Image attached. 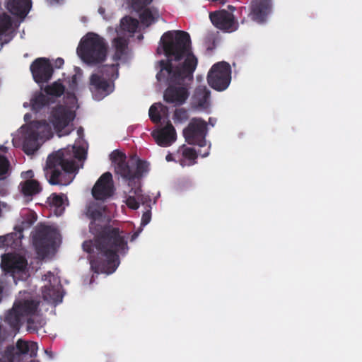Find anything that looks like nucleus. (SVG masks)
Masks as SVG:
<instances>
[{"label":"nucleus","instance_id":"1","mask_svg":"<svg viewBox=\"0 0 362 362\" xmlns=\"http://www.w3.org/2000/svg\"><path fill=\"white\" fill-rule=\"evenodd\" d=\"M160 44L168 59L159 62L160 70L156 78L168 84L163 93L164 101L180 106L189 97V88L198 60L191 50L190 36L185 31L165 32L160 38Z\"/></svg>","mask_w":362,"mask_h":362},{"label":"nucleus","instance_id":"2","mask_svg":"<svg viewBox=\"0 0 362 362\" xmlns=\"http://www.w3.org/2000/svg\"><path fill=\"white\" fill-rule=\"evenodd\" d=\"M103 209L92 202L86 208V214L91 220L90 232L95 235V244L100 252L90 257L92 272H115L120 264L119 255H125L129 251L127 236L119 228L96 223L103 216Z\"/></svg>","mask_w":362,"mask_h":362},{"label":"nucleus","instance_id":"3","mask_svg":"<svg viewBox=\"0 0 362 362\" xmlns=\"http://www.w3.org/2000/svg\"><path fill=\"white\" fill-rule=\"evenodd\" d=\"M86 154L83 147L68 146L49 155L44 169L48 182L52 185H69L73 180L71 174L76 170L75 159H85Z\"/></svg>","mask_w":362,"mask_h":362},{"label":"nucleus","instance_id":"4","mask_svg":"<svg viewBox=\"0 0 362 362\" xmlns=\"http://www.w3.org/2000/svg\"><path fill=\"white\" fill-rule=\"evenodd\" d=\"M77 52L84 62L89 64H99L106 59L107 45L99 35L88 33L81 40Z\"/></svg>","mask_w":362,"mask_h":362},{"label":"nucleus","instance_id":"5","mask_svg":"<svg viewBox=\"0 0 362 362\" xmlns=\"http://www.w3.org/2000/svg\"><path fill=\"white\" fill-rule=\"evenodd\" d=\"M118 66L103 65L90 76V90L95 100H100L113 91L114 81L119 75Z\"/></svg>","mask_w":362,"mask_h":362},{"label":"nucleus","instance_id":"6","mask_svg":"<svg viewBox=\"0 0 362 362\" xmlns=\"http://www.w3.org/2000/svg\"><path fill=\"white\" fill-rule=\"evenodd\" d=\"M57 231L51 226L41 225L36 228L33 235V243L37 254L42 258L47 257L54 248Z\"/></svg>","mask_w":362,"mask_h":362},{"label":"nucleus","instance_id":"7","mask_svg":"<svg viewBox=\"0 0 362 362\" xmlns=\"http://www.w3.org/2000/svg\"><path fill=\"white\" fill-rule=\"evenodd\" d=\"M37 350L36 342L20 339L17 340L16 346H8L4 352H0V362L19 361L22 356L35 358Z\"/></svg>","mask_w":362,"mask_h":362},{"label":"nucleus","instance_id":"8","mask_svg":"<svg viewBox=\"0 0 362 362\" xmlns=\"http://www.w3.org/2000/svg\"><path fill=\"white\" fill-rule=\"evenodd\" d=\"M75 117V112L70 107L59 104L52 108L49 121L57 135L61 137L69 135L73 131V128L69 127V124L74 121Z\"/></svg>","mask_w":362,"mask_h":362},{"label":"nucleus","instance_id":"9","mask_svg":"<svg viewBox=\"0 0 362 362\" xmlns=\"http://www.w3.org/2000/svg\"><path fill=\"white\" fill-rule=\"evenodd\" d=\"M231 81V68L228 63L221 62L214 64L207 75L209 85L214 90H226Z\"/></svg>","mask_w":362,"mask_h":362},{"label":"nucleus","instance_id":"10","mask_svg":"<svg viewBox=\"0 0 362 362\" xmlns=\"http://www.w3.org/2000/svg\"><path fill=\"white\" fill-rule=\"evenodd\" d=\"M34 262L36 265H33V261L28 265L25 257L16 253H7L1 256V268L2 272H25V269H28L27 272H37L40 269L41 260L35 259Z\"/></svg>","mask_w":362,"mask_h":362},{"label":"nucleus","instance_id":"11","mask_svg":"<svg viewBox=\"0 0 362 362\" xmlns=\"http://www.w3.org/2000/svg\"><path fill=\"white\" fill-rule=\"evenodd\" d=\"M207 123L202 118H192L183 130V136L189 145L204 147L206 145Z\"/></svg>","mask_w":362,"mask_h":362},{"label":"nucleus","instance_id":"12","mask_svg":"<svg viewBox=\"0 0 362 362\" xmlns=\"http://www.w3.org/2000/svg\"><path fill=\"white\" fill-rule=\"evenodd\" d=\"M115 192L114 182L111 173H103L97 180L92 189V195L96 200L105 201Z\"/></svg>","mask_w":362,"mask_h":362},{"label":"nucleus","instance_id":"13","mask_svg":"<svg viewBox=\"0 0 362 362\" xmlns=\"http://www.w3.org/2000/svg\"><path fill=\"white\" fill-rule=\"evenodd\" d=\"M30 69L34 81L37 83L48 82L54 72L49 60L43 57L37 58L33 62Z\"/></svg>","mask_w":362,"mask_h":362},{"label":"nucleus","instance_id":"14","mask_svg":"<svg viewBox=\"0 0 362 362\" xmlns=\"http://www.w3.org/2000/svg\"><path fill=\"white\" fill-rule=\"evenodd\" d=\"M110 156L115 168V173L127 180L129 187L132 186V172L133 166H131L127 160L125 153L118 150H115L111 153Z\"/></svg>","mask_w":362,"mask_h":362},{"label":"nucleus","instance_id":"15","mask_svg":"<svg viewBox=\"0 0 362 362\" xmlns=\"http://www.w3.org/2000/svg\"><path fill=\"white\" fill-rule=\"evenodd\" d=\"M209 18L213 25L220 30L232 32L237 29L233 15L226 10L211 12Z\"/></svg>","mask_w":362,"mask_h":362},{"label":"nucleus","instance_id":"16","mask_svg":"<svg viewBox=\"0 0 362 362\" xmlns=\"http://www.w3.org/2000/svg\"><path fill=\"white\" fill-rule=\"evenodd\" d=\"M152 136L154 138L158 145L167 147L170 146L175 141L176 132L170 121L168 120L164 127L153 131L152 132Z\"/></svg>","mask_w":362,"mask_h":362},{"label":"nucleus","instance_id":"17","mask_svg":"<svg viewBox=\"0 0 362 362\" xmlns=\"http://www.w3.org/2000/svg\"><path fill=\"white\" fill-rule=\"evenodd\" d=\"M272 11L270 0H253L251 3L250 16L253 21L263 23Z\"/></svg>","mask_w":362,"mask_h":362},{"label":"nucleus","instance_id":"18","mask_svg":"<svg viewBox=\"0 0 362 362\" xmlns=\"http://www.w3.org/2000/svg\"><path fill=\"white\" fill-rule=\"evenodd\" d=\"M209 147L205 149L203 152L201 151L197 152L194 148L187 147L185 144L180 147L179 151H181L182 158L178 160L180 165L185 167V165H193L197 163L198 154L204 158L209 154Z\"/></svg>","mask_w":362,"mask_h":362},{"label":"nucleus","instance_id":"19","mask_svg":"<svg viewBox=\"0 0 362 362\" xmlns=\"http://www.w3.org/2000/svg\"><path fill=\"white\" fill-rule=\"evenodd\" d=\"M39 304L38 301L30 299L19 300L14 303L13 305L16 307L24 320H25L37 313Z\"/></svg>","mask_w":362,"mask_h":362},{"label":"nucleus","instance_id":"20","mask_svg":"<svg viewBox=\"0 0 362 362\" xmlns=\"http://www.w3.org/2000/svg\"><path fill=\"white\" fill-rule=\"evenodd\" d=\"M6 7L13 15L23 18L30 11L31 1L30 0H8Z\"/></svg>","mask_w":362,"mask_h":362},{"label":"nucleus","instance_id":"21","mask_svg":"<svg viewBox=\"0 0 362 362\" xmlns=\"http://www.w3.org/2000/svg\"><path fill=\"white\" fill-rule=\"evenodd\" d=\"M19 187H21V192L25 197H33L40 194L42 190L40 183L36 180L22 181Z\"/></svg>","mask_w":362,"mask_h":362},{"label":"nucleus","instance_id":"22","mask_svg":"<svg viewBox=\"0 0 362 362\" xmlns=\"http://www.w3.org/2000/svg\"><path fill=\"white\" fill-rule=\"evenodd\" d=\"M38 137L39 134L35 131L30 132L25 136L23 144V150L27 155H32L38 149Z\"/></svg>","mask_w":362,"mask_h":362},{"label":"nucleus","instance_id":"23","mask_svg":"<svg viewBox=\"0 0 362 362\" xmlns=\"http://www.w3.org/2000/svg\"><path fill=\"white\" fill-rule=\"evenodd\" d=\"M23 237L22 229L15 233H11L6 235L0 236V249L4 247H17L21 243Z\"/></svg>","mask_w":362,"mask_h":362},{"label":"nucleus","instance_id":"24","mask_svg":"<svg viewBox=\"0 0 362 362\" xmlns=\"http://www.w3.org/2000/svg\"><path fill=\"white\" fill-rule=\"evenodd\" d=\"M149 171V163L141 159L136 160V170L132 172V185H136V184L141 185V177Z\"/></svg>","mask_w":362,"mask_h":362},{"label":"nucleus","instance_id":"25","mask_svg":"<svg viewBox=\"0 0 362 362\" xmlns=\"http://www.w3.org/2000/svg\"><path fill=\"white\" fill-rule=\"evenodd\" d=\"M160 15L158 9L153 7H144L141 12L139 13V19L141 23L147 27L156 23Z\"/></svg>","mask_w":362,"mask_h":362},{"label":"nucleus","instance_id":"26","mask_svg":"<svg viewBox=\"0 0 362 362\" xmlns=\"http://www.w3.org/2000/svg\"><path fill=\"white\" fill-rule=\"evenodd\" d=\"M60 289L61 288L59 287H52L45 285L42 291L44 300L52 303L62 302V296L60 294Z\"/></svg>","mask_w":362,"mask_h":362},{"label":"nucleus","instance_id":"27","mask_svg":"<svg viewBox=\"0 0 362 362\" xmlns=\"http://www.w3.org/2000/svg\"><path fill=\"white\" fill-rule=\"evenodd\" d=\"M24 319L14 305L12 309L8 312L5 317V322L15 330H18L20 329L21 322Z\"/></svg>","mask_w":362,"mask_h":362},{"label":"nucleus","instance_id":"28","mask_svg":"<svg viewBox=\"0 0 362 362\" xmlns=\"http://www.w3.org/2000/svg\"><path fill=\"white\" fill-rule=\"evenodd\" d=\"M209 97L210 91L205 86H199L194 91V103L199 107H206Z\"/></svg>","mask_w":362,"mask_h":362},{"label":"nucleus","instance_id":"29","mask_svg":"<svg viewBox=\"0 0 362 362\" xmlns=\"http://www.w3.org/2000/svg\"><path fill=\"white\" fill-rule=\"evenodd\" d=\"M49 104V98L42 92H36L30 99L32 110L37 112Z\"/></svg>","mask_w":362,"mask_h":362},{"label":"nucleus","instance_id":"30","mask_svg":"<svg viewBox=\"0 0 362 362\" xmlns=\"http://www.w3.org/2000/svg\"><path fill=\"white\" fill-rule=\"evenodd\" d=\"M168 111V107L162 103H155L152 105L148 111L150 119L156 124H158L161 121V114H167Z\"/></svg>","mask_w":362,"mask_h":362},{"label":"nucleus","instance_id":"31","mask_svg":"<svg viewBox=\"0 0 362 362\" xmlns=\"http://www.w3.org/2000/svg\"><path fill=\"white\" fill-rule=\"evenodd\" d=\"M112 44L115 48V53L113 57L114 59L116 61L119 60L125 54L128 46V41L124 37H117L113 40Z\"/></svg>","mask_w":362,"mask_h":362},{"label":"nucleus","instance_id":"32","mask_svg":"<svg viewBox=\"0 0 362 362\" xmlns=\"http://www.w3.org/2000/svg\"><path fill=\"white\" fill-rule=\"evenodd\" d=\"M44 90L47 95L58 98L64 93L65 87L59 80L46 86Z\"/></svg>","mask_w":362,"mask_h":362},{"label":"nucleus","instance_id":"33","mask_svg":"<svg viewBox=\"0 0 362 362\" xmlns=\"http://www.w3.org/2000/svg\"><path fill=\"white\" fill-rule=\"evenodd\" d=\"M64 199L67 200V197L64 194L52 193L47 199V203L50 206L55 207L59 209L60 212L64 210L63 206Z\"/></svg>","mask_w":362,"mask_h":362},{"label":"nucleus","instance_id":"34","mask_svg":"<svg viewBox=\"0 0 362 362\" xmlns=\"http://www.w3.org/2000/svg\"><path fill=\"white\" fill-rule=\"evenodd\" d=\"M12 19L10 16L6 13L0 14V40L4 36H6L8 31L12 28Z\"/></svg>","mask_w":362,"mask_h":362},{"label":"nucleus","instance_id":"35","mask_svg":"<svg viewBox=\"0 0 362 362\" xmlns=\"http://www.w3.org/2000/svg\"><path fill=\"white\" fill-rule=\"evenodd\" d=\"M121 24L124 30L129 33H134L138 28L139 21L130 16H125L121 20Z\"/></svg>","mask_w":362,"mask_h":362},{"label":"nucleus","instance_id":"36","mask_svg":"<svg viewBox=\"0 0 362 362\" xmlns=\"http://www.w3.org/2000/svg\"><path fill=\"white\" fill-rule=\"evenodd\" d=\"M29 332H37L43 326V320L37 314L26 320Z\"/></svg>","mask_w":362,"mask_h":362},{"label":"nucleus","instance_id":"37","mask_svg":"<svg viewBox=\"0 0 362 362\" xmlns=\"http://www.w3.org/2000/svg\"><path fill=\"white\" fill-rule=\"evenodd\" d=\"M129 187H131L129 193L134 194L137 197L139 204L141 202L143 204H145L151 202L148 196L142 194L141 185L137 183L136 185L129 186Z\"/></svg>","mask_w":362,"mask_h":362},{"label":"nucleus","instance_id":"38","mask_svg":"<svg viewBox=\"0 0 362 362\" xmlns=\"http://www.w3.org/2000/svg\"><path fill=\"white\" fill-rule=\"evenodd\" d=\"M57 274V273H46L42 276V279L47 281L45 285L62 288L60 279Z\"/></svg>","mask_w":362,"mask_h":362},{"label":"nucleus","instance_id":"39","mask_svg":"<svg viewBox=\"0 0 362 362\" xmlns=\"http://www.w3.org/2000/svg\"><path fill=\"white\" fill-rule=\"evenodd\" d=\"M189 118L188 112L185 108H177L175 110L173 119L175 123H182Z\"/></svg>","mask_w":362,"mask_h":362},{"label":"nucleus","instance_id":"40","mask_svg":"<svg viewBox=\"0 0 362 362\" xmlns=\"http://www.w3.org/2000/svg\"><path fill=\"white\" fill-rule=\"evenodd\" d=\"M10 163L8 160L4 156L0 155V180L5 177L6 174L8 173Z\"/></svg>","mask_w":362,"mask_h":362},{"label":"nucleus","instance_id":"41","mask_svg":"<svg viewBox=\"0 0 362 362\" xmlns=\"http://www.w3.org/2000/svg\"><path fill=\"white\" fill-rule=\"evenodd\" d=\"M125 203L131 209L136 210L139 207L138 199L134 194H132V195H129L127 197Z\"/></svg>","mask_w":362,"mask_h":362},{"label":"nucleus","instance_id":"42","mask_svg":"<svg viewBox=\"0 0 362 362\" xmlns=\"http://www.w3.org/2000/svg\"><path fill=\"white\" fill-rule=\"evenodd\" d=\"M153 0H132V7L136 11H141L144 7L152 2Z\"/></svg>","mask_w":362,"mask_h":362},{"label":"nucleus","instance_id":"43","mask_svg":"<svg viewBox=\"0 0 362 362\" xmlns=\"http://www.w3.org/2000/svg\"><path fill=\"white\" fill-rule=\"evenodd\" d=\"M151 218V211L150 210H147L142 215L141 226H145L146 225H147L150 222Z\"/></svg>","mask_w":362,"mask_h":362},{"label":"nucleus","instance_id":"44","mask_svg":"<svg viewBox=\"0 0 362 362\" xmlns=\"http://www.w3.org/2000/svg\"><path fill=\"white\" fill-rule=\"evenodd\" d=\"M21 177L25 180H34V172L32 170L23 171L21 173Z\"/></svg>","mask_w":362,"mask_h":362},{"label":"nucleus","instance_id":"45","mask_svg":"<svg viewBox=\"0 0 362 362\" xmlns=\"http://www.w3.org/2000/svg\"><path fill=\"white\" fill-rule=\"evenodd\" d=\"M83 248L84 251L90 253L93 251V245L91 241H85L83 243Z\"/></svg>","mask_w":362,"mask_h":362},{"label":"nucleus","instance_id":"46","mask_svg":"<svg viewBox=\"0 0 362 362\" xmlns=\"http://www.w3.org/2000/svg\"><path fill=\"white\" fill-rule=\"evenodd\" d=\"M64 63V59L61 57H59L54 61V66L57 69H59L63 66Z\"/></svg>","mask_w":362,"mask_h":362},{"label":"nucleus","instance_id":"47","mask_svg":"<svg viewBox=\"0 0 362 362\" xmlns=\"http://www.w3.org/2000/svg\"><path fill=\"white\" fill-rule=\"evenodd\" d=\"M4 290V283L0 280V303L2 300Z\"/></svg>","mask_w":362,"mask_h":362},{"label":"nucleus","instance_id":"48","mask_svg":"<svg viewBox=\"0 0 362 362\" xmlns=\"http://www.w3.org/2000/svg\"><path fill=\"white\" fill-rule=\"evenodd\" d=\"M140 232H141V230H138V231L134 232V233L132 235L131 238H130V240H131V241H134V240H135L137 238V237L139 236V235Z\"/></svg>","mask_w":362,"mask_h":362},{"label":"nucleus","instance_id":"49","mask_svg":"<svg viewBox=\"0 0 362 362\" xmlns=\"http://www.w3.org/2000/svg\"><path fill=\"white\" fill-rule=\"evenodd\" d=\"M18 273H13V272H11V273H4L5 275L6 274H10L13 279L16 277V275ZM22 274H24L25 275L26 277H28L29 276V273H21Z\"/></svg>","mask_w":362,"mask_h":362},{"label":"nucleus","instance_id":"50","mask_svg":"<svg viewBox=\"0 0 362 362\" xmlns=\"http://www.w3.org/2000/svg\"><path fill=\"white\" fill-rule=\"evenodd\" d=\"M165 159L167 161H173V160H175L174 158H173V156L171 153H168L166 157H165Z\"/></svg>","mask_w":362,"mask_h":362},{"label":"nucleus","instance_id":"51","mask_svg":"<svg viewBox=\"0 0 362 362\" xmlns=\"http://www.w3.org/2000/svg\"><path fill=\"white\" fill-rule=\"evenodd\" d=\"M45 352L49 356V358H53V354L52 351L46 349Z\"/></svg>","mask_w":362,"mask_h":362},{"label":"nucleus","instance_id":"52","mask_svg":"<svg viewBox=\"0 0 362 362\" xmlns=\"http://www.w3.org/2000/svg\"><path fill=\"white\" fill-rule=\"evenodd\" d=\"M66 94H67V97L69 98H72L74 100H76V96H75L74 93H67Z\"/></svg>","mask_w":362,"mask_h":362},{"label":"nucleus","instance_id":"53","mask_svg":"<svg viewBox=\"0 0 362 362\" xmlns=\"http://www.w3.org/2000/svg\"><path fill=\"white\" fill-rule=\"evenodd\" d=\"M77 134L79 136H81L83 134V129L82 127H80L77 130Z\"/></svg>","mask_w":362,"mask_h":362},{"label":"nucleus","instance_id":"54","mask_svg":"<svg viewBox=\"0 0 362 362\" xmlns=\"http://www.w3.org/2000/svg\"><path fill=\"white\" fill-rule=\"evenodd\" d=\"M35 124H46V121L43 120V121H40V122H35Z\"/></svg>","mask_w":362,"mask_h":362},{"label":"nucleus","instance_id":"55","mask_svg":"<svg viewBox=\"0 0 362 362\" xmlns=\"http://www.w3.org/2000/svg\"><path fill=\"white\" fill-rule=\"evenodd\" d=\"M93 279H94V275L93 274V275L91 276V277H90V281H89V284H91V283H92V281H93Z\"/></svg>","mask_w":362,"mask_h":362},{"label":"nucleus","instance_id":"56","mask_svg":"<svg viewBox=\"0 0 362 362\" xmlns=\"http://www.w3.org/2000/svg\"><path fill=\"white\" fill-rule=\"evenodd\" d=\"M209 123H210L212 126H214L213 122H211V118H209Z\"/></svg>","mask_w":362,"mask_h":362},{"label":"nucleus","instance_id":"57","mask_svg":"<svg viewBox=\"0 0 362 362\" xmlns=\"http://www.w3.org/2000/svg\"><path fill=\"white\" fill-rule=\"evenodd\" d=\"M28 115H25V119H26V117H28Z\"/></svg>","mask_w":362,"mask_h":362}]
</instances>
